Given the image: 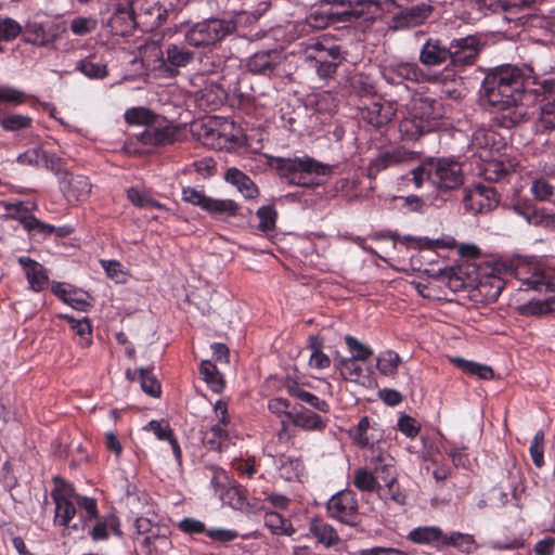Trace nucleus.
Returning <instances> with one entry per match:
<instances>
[{"label": "nucleus", "mask_w": 555, "mask_h": 555, "mask_svg": "<svg viewBox=\"0 0 555 555\" xmlns=\"http://www.w3.org/2000/svg\"><path fill=\"white\" fill-rule=\"evenodd\" d=\"M433 10L434 8L426 2L401 10L391 17L389 29L405 30L417 27L431 15Z\"/></svg>", "instance_id": "obj_14"}, {"label": "nucleus", "mask_w": 555, "mask_h": 555, "mask_svg": "<svg viewBox=\"0 0 555 555\" xmlns=\"http://www.w3.org/2000/svg\"><path fill=\"white\" fill-rule=\"evenodd\" d=\"M289 416L295 426L305 430H322L326 426V423L320 415L307 409L289 413Z\"/></svg>", "instance_id": "obj_31"}, {"label": "nucleus", "mask_w": 555, "mask_h": 555, "mask_svg": "<svg viewBox=\"0 0 555 555\" xmlns=\"http://www.w3.org/2000/svg\"><path fill=\"white\" fill-rule=\"evenodd\" d=\"M195 53L181 43H168L163 52V64L170 76L178 74L179 67H185L194 61Z\"/></svg>", "instance_id": "obj_21"}, {"label": "nucleus", "mask_w": 555, "mask_h": 555, "mask_svg": "<svg viewBox=\"0 0 555 555\" xmlns=\"http://www.w3.org/2000/svg\"><path fill=\"white\" fill-rule=\"evenodd\" d=\"M533 103L540 102L538 131L555 130V75L537 83Z\"/></svg>", "instance_id": "obj_9"}, {"label": "nucleus", "mask_w": 555, "mask_h": 555, "mask_svg": "<svg viewBox=\"0 0 555 555\" xmlns=\"http://www.w3.org/2000/svg\"><path fill=\"white\" fill-rule=\"evenodd\" d=\"M127 198L139 208H157L160 209L164 206L152 198L149 193L140 191L137 188H130L127 190Z\"/></svg>", "instance_id": "obj_47"}, {"label": "nucleus", "mask_w": 555, "mask_h": 555, "mask_svg": "<svg viewBox=\"0 0 555 555\" xmlns=\"http://www.w3.org/2000/svg\"><path fill=\"white\" fill-rule=\"evenodd\" d=\"M287 390L289 395L310 406L314 408L318 411L327 413L330 411V405L326 401L320 399L315 395L306 391L304 388H301L297 383H292L287 385Z\"/></svg>", "instance_id": "obj_32"}, {"label": "nucleus", "mask_w": 555, "mask_h": 555, "mask_svg": "<svg viewBox=\"0 0 555 555\" xmlns=\"http://www.w3.org/2000/svg\"><path fill=\"white\" fill-rule=\"evenodd\" d=\"M486 42L478 35L454 38L449 43L450 69H463L474 65Z\"/></svg>", "instance_id": "obj_8"}, {"label": "nucleus", "mask_w": 555, "mask_h": 555, "mask_svg": "<svg viewBox=\"0 0 555 555\" xmlns=\"http://www.w3.org/2000/svg\"><path fill=\"white\" fill-rule=\"evenodd\" d=\"M396 112V104L386 101H375L370 105L360 107L361 118L375 128H382L389 124Z\"/></svg>", "instance_id": "obj_18"}, {"label": "nucleus", "mask_w": 555, "mask_h": 555, "mask_svg": "<svg viewBox=\"0 0 555 555\" xmlns=\"http://www.w3.org/2000/svg\"><path fill=\"white\" fill-rule=\"evenodd\" d=\"M25 92L9 86H0V103L20 105L25 102Z\"/></svg>", "instance_id": "obj_64"}, {"label": "nucleus", "mask_w": 555, "mask_h": 555, "mask_svg": "<svg viewBox=\"0 0 555 555\" xmlns=\"http://www.w3.org/2000/svg\"><path fill=\"white\" fill-rule=\"evenodd\" d=\"M61 190L69 203L85 201L91 192V183L85 176L65 172L61 180Z\"/></svg>", "instance_id": "obj_22"}, {"label": "nucleus", "mask_w": 555, "mask_h": 555, "mask_svg": "<svg viewBox=\"0 0 555 555\" xmlns=\"http://www.w3.org/2000/svg\"><path fill=\"white\" fill-rule=\"evenodd\" d=\"M272 166L279 171L282 179L288 184L314 188L324 182V177L332 172V167L327 164L315 160L309 156L272 159Z\"/></svg>", "instance_id": "obj_3"}, {"label": "nucleus", "mask_w": 555, "mask_h": 555, "mask_svg": "<svg viewBox=\"0 0 555 555\" xmlns=\"http://www.w3.org/2000/svg\"><path fill=\"white\" fill-rule=\"evenodd\" d=\"M229 504L235 509H244L247 505L246 490L241 486H233L229 488L225 493Z\"/></svg>", "instance_id": "obj_63"}, {"label": "nucleus", "mask_w": 555, "mask_h": 555, "mask_svg": "<svg viewBox=\"0 0 555 555\" xmlns=\"http://www.w3.org/2000/svg\"><path fill=\"white\" fill-rule=\"evenodd\" d=\"M125 118L130 125L137 126L131 135L146 146L171 144L176 140V128L160 122L158 117L144 107H133L126 112Z\"/></svg>", "instance_id": "obj_4"}, {"label": "nucleus", "mask_w": 555, "mask_h": 555, "mask_svg": "<svg viewBox=\"0 0 555 555\" xmlns=\"http://www.w3.org/2000/svg\"><path fill=\"white\" fill-rule=\"evenodd\" d=\"M259 219L258 230L268 233L275 229L278 212L273 205L260 207L256 212Z\"/></svg>", "instance_id": "obj_49"}, {"label": "nucleus", "mask_w": 555, "mask_h": 555, "mask_svg": "<svg viewBox=\"0 0 555 555\" xmlns=\"http://www.w3.org/2000/svg\"><path fill=\"white\" fill-rule=\"evenodd\" d=\"M20 264L23 267L30 288L34 292L43 291L49 283V276L42 264L29 257H20Z\"/></svg>", "instance_id": "obj_26"}, {"label": "nucleus", "mask_w": 555, "mask_h": 555, "mask_svg": "<svg viewBox=\"0 0 555 555\" xmlns=\"http://www.w3.org/2000/svg\"><path fill=\"white\" fill-rule=\"evenodd\" d=\"M414 153L403 147H397L385 151L378 154L369 165V177L375 178L376 175L389 167L397 166L403 163H409L414 159Z\"/></svg>", "instance_id": "obj_19"}, {"label": "nucleus", "mask_w": 555, "mask_h": 555, "mask_svg": "<svg viewBox=\"0 0 555 555\" xmlns=\"http://www.w3.org/2000/svg\"><path fill=\"white\" fill-rule=\"evenodd\" d=\"M451 362L454 363L463 372L477 375L481 379L488 380L491 379L494 375L492 367L477 362L467 361L460 357L452 358Z\"/></svg>", "instance_id": "obj_38"}, {"label": "nucleus", "mask_w": 555, "mask_h": 555, "mask_svg": "<svg viewBox=\"0 0 555 555\" xmlns=\"http://www.w3.org/2000/svg\"><path fill=\"white\" fill-rule=\"evenodd\" d=\"M138 372L142 390L151 397H159L162 392L160 383L153 375L152 369L140 367Z\"/></svg>", "instance_id": "obj_46"}, {"label": "nucleus", "mask_w": 555, "mask_h": 555, "mask_svg": "<svg viewBox=\"0 0 555 555\" xmlns=\"http://www.w3.org/2000/svg\"><path fill=\"white\" fill-rule=\"evenodd\" d=\"M53 480L56 487L51 492V496L55 503V520L63 527L72 528L76 531L81 530L80 522L72 524L76 515V506L73 502L74 495H76L74 487L66 483L59 476H55Z\"/></svg>", "instance_id": "obj_7"}, {"label": "nucleus", "mask_w": 555, "mask_h": 555, "mask_svg": "<svg viewBox=\"0 0 555 555\" xmlns=\"http://www.w3.org/2000/svg\"><path fill=\"white\" fill-rule=\"evenodd\" d=\"M515 214L522 217L530 225L555 228V214L544 207H538L528 199H518L512 205Z\"/></svg>", "instance_id": "obj_16"}, {"label": "nucleus", "mask_w": 555, "mask_h": 555, "mask_svg": "<svg viewBox=\"0 0 555 555\" xmlns=\"http://www.w3.org/2000/svg\"><path fill=\"white\" fill-rule=\"evenodd\" d=\"M198 94L201 105H205L209 109L219 107L227 98V91L214 81H208Z\"/></svg>", "instance_id": "obj_29"}, {"label": "nucleus", "mask_w": 555, "mask_h": 555, "mask_svg": "<svg viewBox=\"0 0 555 555\" xmlns=\"http://www.w3.org/2000/svg\"><path fill=\"white\" fill-rule=\"evenodd\" d=\"M17 162L27 166H42L56 173L61 170V158L55 154L48 153L41 147L27 150L18 155Z\"/></svg>", "instance_id": "obj_23"}, {"label": "nucleus", "mask_w": 555, "mask_h": 555, "mask_svg": "<svg viewBox=\"0 0 555 555\" xmlns=\"http://www.w3.org/2000/svg\"><path fill=\"white\" fill-rule=\"evenodd\" d=\"M282 55L278 50L259 51L247 61V68L254 74L270 75L281 64Z\"/></svg>", "instance_id": "obj_25"}, {"label": "nucleus", "mask_w": 555, "mask_h": 555, "mask_svg": "<svg viewBox=\"0 0 555 555\" xmlns=\"http://www.w3.org/2000/svg\"><path fill=\"white\" fill-rule=\"evenodd\" d=\"M371 428V421L367 416H363L354 428L349 430L352 441L360 448H365L370 444L367 430Z\"/></svg>", "instance_id": "obj_55"}, {"label": "nucleus", "mask_w": 555, "mask_h": 555, "mask_svg": "<svg viewBox=\"0 0 555 555\" xmlns=\"http://www.w3.org/2000/svg\"><path fill=\"white\" fill-rule=\"evenodd\" d=\"M353 485L357 489L363 492H373L382 490L377 478L366 468H358L353 476Z\"/></svg>", "instance_id": "obj_42"}, {"label": "nucleus", "mask_w": 555, "mask_h": 555, "mask_svg": "<svg viewBox=\"0 0 555 555\" xmlns=\"http://www.w3.org/2000/svg\"><path fill=\"white\" fill-rule=\"evenodd\" d=\"M525 268H518L516 275L528 289L537 291L543 295V299H531L520 305L517 309L524 317H541L555 313V284L552 283L545 273L537 268L528 276H521Z\"/></svg>", "instance_id": "obj_5"}, {"label": "nucleus", "mask_w": 555, "mask_h": 555, "mask_svg": "<svg viewBox=\"0 0 555 555\" xmlns=\"http://www.w3.org/2000/svg\"><path fill=\"white\" fill-rule=\"evenodd\" d=\"M111 16L105 25L114 36H129L137 27L133 0H115L109 4Z\"/></svg>", "instance_id": "obj_10"}, {"label": "nucleus", "mask_w": 555, "mask_h": 555, "mask_svg": "<svg viewBox=\"0 0 555 555\" xmlns=\"http://www.w3.org/2000/svg\"><path fill=\"white\" fill-rule=\"evenodd\" d=\"M530 192L534 199L539 202H550L555 194V186L544 178L532 181Z\"/></svg>", "instance_id": "obj_48"}, {"label": "nucleus", "mask_w": 555, "mask_h": 555, "mask_svg": "<svg viewBox=\"0 0 555 555\" xmlns=\"http://www.w3.org/2000/svg\"><path fill=\"white\" fill-rule=\"evenodd\" d=\"M412 116L418 118L423 124L430 126V132L438 126V120L442 117L441 104L435 99L421 96L412 103Z\"/></svg>", "instance_id": "obj_20"}, {"label": "nucleus", "mask_w": 555, "mask_h": 555, "mask_svg": "<svg viewBox=\"0 0 555 555\" xmlns=\"http://www.w3.org/2000/svg\"><path fill=\"white\" fill-rule=\"evenodd\" d=\"M31 117L22 114H9L0 118V125L7 131L27 129L31 126Z\"/></svg>", "instance_id": "obj_51"}, {"label": "nucleus", "mask_w": 555, "mask_h": 555, "mask_svg": "<svg viewBox=\"0 0 555 555\" xmlns=\"http://www.w3.org/2000/svg\"><path fill=\"white\" fill-rule=\"evenodd\" d=\"M420 121L418 118L412 116L410 111L409 116L400 121L399 130L408 140H416L421 135L430 132V126Z\"/></svg>", "instance_id": "obj_33"}, {"label": "nucleus", "mask_w": 555, "mask_h": 555, "mask_svg": "<svg viewBox=\"0 0 555 555\" xmlns=\"http://www.w3.org/2000/svg\"><path fill=\"white\" fill-rule=\"evenodd\" d=\"M202 441L209 450L221 452L229 446V435L223 426L215 424L203 431Z\"/></svg>", "instance_id": "obj_30"}, {"label": "nucleus", "mask_w": 555, "mask_h": 555, "mask_svg": "<svg viewBox=\"0 0 555 555\" xmlns=\"http://www.w3.org/2000/svg\"><path fill=\"white\" fill-rule=\"evenodd\" d=\"M236 27L237 25L233 20L210 17L188 25L183 37L189 46L205 49L215 47L225 37L233 34Z\"/></svg>", "instance_id": "obj_6"}, {"label": "nucleus", "mask_w": 555, "mask_h": 555, "mask_svg": "<svg viewBox=\"0 0 555 555\" xmlns=\"http://www.w3.org/2000/svg\"><path fill=\"white\" fill-rule=\"evenodd\" d=\"M60 317L66 320L70 325L72 331L80 336L79 344L81 347L86 348L91 345L92 327L88 318L75 319L68 314H61Z\"/></svg>", "instance_id": "obj_36"}, {"label": "nucleus", "mask_w": 555, "mask_h": 555, "mask_svg": "<svg viewBox=\"0 0 555 555\" xmlns=\"http://www.w3.org/2000/svg\"><path fill=\"white\" fill-rule=\"evenodd\" d=\"M75 503L85 511V515H82V520L80 521L81 530L88 526V521L92 519H98V504L95 499L88 498L85 495L77 494L74 495Z\"/></svg>", "instance_id": "obj_44"}, {"label": "nucleus", "mask_w": 555, "mask_h": 555, "mask_svg": "<svg viewBox=\"0 0 555 555\" xmlns=\"http://www.w3.org/2000/svg\"><path fill=\"white\" fill-rule=\"evenodd\" d=\"M431 275L446 284L452 292H459L465 287V281L461 276V269L443 268Z\"/></svg>", "instance_id": "obj_39"}, {"label": "nucleus", "mask_w": 555, "mask_h": 555, "mask_svg": "<svg viewBox=\"0 0 555 555\" xmlns=\"http://www.w3.org/2000/svg\"><path fill=\"white\" fill-rule=\"evenodd\" d=\"M326 507L331 517L351 527L359 524L358 501L352 490L337 492L328 500Z\"/></svg>", "instance_id": "obj_11"}, {"label": "nucleus", "mask_w": 555, "mask_h": 555, "mask_svg": "<svg viewBox=\"0 0 555 555\" xmlns=\"http://www.w3.org/2000/svg\"><path fill=\"white\" fill-rule=\"evenodd\" d=\"M264 525L275 534H291L288 531L291 524H288L287 520L284 519L279 513H266Z\"/></svg>", "instance_id": "obj_57"}, {"label": "nucleus", "mask_w": 555, "mask_h": 555, "mask_svg": "<svg viewBox=\"0 0 555 555\" xmlns=\"http://www.w3.org/2000/svg\"><path fill=\"white\" fill-rule=\"evenodd\" d=\"M544 434L542 430H539L535 433L531 446H530V455L532 459L533 464L541 468L544 465Z\"/></svg>", "instance_id": "obj_61"}, {"label": "nucleus", "mask_w": 555, "mask_h": 555, "mask_svg": "<svg viewBox=\"0 0 555 555\" xmlns=\"http://www.w3.org/2000/svg\"><path fill=\"white\" fill-rule=\"evenodd\" d=\"M444 545H452L461 552L470 553L475 545L474 537L461 532H452L442 539Z\"/></svg>", "instance_id": "obj_50"}, {"label": "nucleus", "mask_w": 555, "mask_h": 555, "mask_svg": "<svg viewBox=\"0 0 555 555\" xmlns=\"http://www.w3.org/2000/svg\"><path fill=\"white\" fill-rule=\"evenodd\" d=\"M443 539L438 527H420L409 533V539L415 543H430Z\"/></svg>", "instance_id": "obj_54"}, {"label": "nucleus", "mask_w": 555, "mask_h": 555, "mask_svg": "<svg viewBox=\"0 0 555 555\" xmlns=\"http://www.w3.org/2000/svg\"><path fill=\"white\" fill-rule=\"evenodd\" d=\"M405 242H411L415 245V248L418 249H429L434 250L436 248H452L454 246V241L446 242L442 238L430 240L428 237H413L405 236Z\"/></svg>", "instance_id": "obj_56"}, {"label": "nucleus", "mask_w": 555, "mask_h": 555, "mask_svg": "<svg viewBox=\"0 0 555 555\" xmlns=\"http://www.w3.org/2000/svg\"><path fill=\"white\" fill-rule=\"evenodd\" d=\"M227 182L236 186L245 198H255L259 191L254 181L237 168H229L225 172Z\"/></svg>", "instance_id": "obj_28"}, {"label": "nucleus", "mask_w": 555, "mask_h": 555, "mask_svg": "<svg viewBox=\"0 0 555 555\" xmlns=\"http://www.w3.org/2000/svg\"><path fill=\"white\" fill-rule=\"evenodd\" d=\"M373 9H376V3L372 0H319L312 5L306 22L317 29L337 24L351 25L359 20H373Z\"/></svg>", "instance_id": "obj_2"}, {"label": "nucleus", "mask_w": 555, "mask_h": 555, "mask_svg": "<svg viewBox=\"0 0 555 555\" xmlns=\"http://www.w3.org/2000/svg\"><path fill=\"white\" fill-rule=\"evenodd\" d=\"M481 99L501 112L496 118L504 128H513L528 119V106L533 104L535 88L527 90L524 73L512 65L489 72L481 83Z\"/></svg>", "instance_id": "obj_1"}, {"label": "nucleus", "mask_w": 555, "mask_h": 555, "mask_svg": "<svg viewBox=\"0 0 555 555\" xmlns=\"http://www.w3.org/2000/svg\"><path fill=\"white\" fill-rule=\"evenodd\" d=\"M23 28L22 26L11 17L0 18V39L2 41H12L17 38Z\"/></svg>", "instance_id": "obj_59"}, {"label": "nucleus", "mask_w": 555, "mask_h": 555, "mask_svg": "<svg viewBox=\"0 0 555 555\" xmlns=\"http://www.w3.org/2000/svg\"><path fill=\"white\" fill-rule=\"evenodd\" d=\"M309 531L319 543L326 547L334 546L340 541L337 531L321 518L311 519Z\"/></svg>", "instance_id": "obj_27"}, {"label": "nucleus", "mask_w": 555, "mask_h": 555, "mask_svg": "<svg viewBox=\"0 0 555 555\" xmlns=\"http://www.w3.org/2000/svg\"><path fill=\"white\" fill-rule=\"evenodd\" d=\"M199 372L214 392L219 393L222 391L224 388V379L216 364L209 360H204L199 365Z\"/></svg>", "instance_id": "obj_35"}, {"label": "nucleus", "mask_w": 555, "mask_h": 555, "mask_svg": "<svg viewBox=\"0 0 555 555\" xmlns=\"http://www.w3.org/2000/svg\"><path fill=\"white\" fill-rule=\"evenodd\" d=\"M450 59L449 44L439 38H428L420 50L418 61L425 67L444 66L450 69Z\"/></svg>", "instance_id": "obj_17"}, {"label": "nucleus", "mask_w": 555, "mask_h": 555, "mask_svg": "<svg viewBox=\"0 0 555 555\" xmlns=\"http://www.w3.org/2000/svg\"><path fill=\"white\" fill-rule=\"evenodd\" d=\"M423 72L415 63H400L392 70V81L400 82L408 80L412 82H420L423 78Z\"/></svg>", "instance_id": "obj_40"}, {"label": "nucleus", "mask_w": 555, "mask_h": 555, "mask_svg": "<svg viewBox=\"0 0 555 555\" xmlns=\"http://www.w3.org/2000/svg\"><path fill=\"white\" fill-rule=\"evenodd\" d=\"M63 30L60 24L52 21H29L25 26L24 41L38 47H46L53 43Z\"/></svg>", "instance_id": "obj_15"}, {"label": "nucleus", "mask_w": 555, "mask_h": 555, "mask_svg": "<svg viewBox=\"0 0 555 555\" xmlns=\"http://www.w3.org/2000/svg\"><path fill=\"white\" fill-rule=\"evenodd\" d=\"M383 481L386 485V489L382 488V490H378L379 495L382 498H384L385 500L390 499L400 505L404 504L405 495L402 492H400L398 489L397 490L393 489V486L396 483V477L391 476V474H389L388 477H383Z\"/></svg>", "instance_id": "obj_62"}, {"label": "nucleus", "mask_w": 555, "mask_h": 555, "mask_svg": "<svg viewBox=\"0 0 555 555\" xmlns=\"http://www.w3.org/2000/svg\"><path fill=\"white\" fill-rule=\"evenodd\" d=\"M118 527L119 521L117 517L114 515H107L102 519H98L93 528L89 530V534L94 541L105 540L108 538V529L119 534L120 532Z\"/></svg>", "instance_id": "obj_41"}, {"label": "nucleus", "mask_w": 555, "mask_h": 555, "mask_svg": "<svg viewBox=\"0 0 555 555\" xmlns=\"http://www.w3.org/2000/svg\"><path fill=\"white\" fill-rule=\"evenodd\" d=\"M357 361L358 360L352 357L340 358L338 360L337 366L345 379L358 382L362 376L363 370L359 364H357Z\"/></svg>", "instance_id": "obj_53"}, {"label": "nucleus", "mask_w": 555, "mask_h": 555, "mask_svg": "<svg viewBox=\"0 0 555 555\" xmlns=\"http://www.w3.org/2000/svg\"><path fill=\"white\" fill-rule=\"evenodd\" d=\"M309 59L314 60L317 74L320 78L328 79L336 74L339 62L328 61L324 55H309Z\"/></svg>", "instance_id": "obj_58"}, {"label": "nucleus", "mask_w": 555, "mask_h": 555, "mask_svg": "<svg viewBox=\"0 0 555 555\" xmlns=\"http://www.w3.org/2000/svg\"><path fill=\"white\" fill-rule=\"evenodd\" d=\"M412 181L416 188H421L425 181L434 185L433 158L424 160L420 166L411 170Z\"/></svg>", "instance_id": "obj_52"}, {"label": "nucleus", "mask_w": 555, "mask_h": 555, "mask_svg": "<svg viewBox=\"0 0 555 555\" xmlns=\"http://www.w3.org/2000/svg\"><path fill=\"white\" fill-rule=\"evenodd\" d=\"M77 69L91 79H103L108 74L105 64L101 62H94L90 57L81 60L77 65Z\"/></svg>", "instance_id": "obj_45"}, {"label": "nucleus", "mask_w": 555, "mask_h": 555, "mask_svg": "<svg viewBox=\"0 0 555 555\" xmlns=\"http://www.w3.org/2000/svg\"><path fill=\"white\" fill-rule=\"evenodd\" d=\"M7 210L11 218L18 220L28 231L37 230L44 234H51L55 231L53 225L43 223L35 216L29 215L27 208L21 202L7 205Z\"/></svg>", "instance_id": "obj_24"}, {"label": "nucleus", "mask_w": 555, "mask_h": 555, "mask_svg": "<svg viewBox=\"0 0 555 555\" xmlns=\"http://www.w3.org/2000/svg\"><path fill=\"white\" fill-rule=\"evenodd\" d=\"M240 206L232 199H216L208 197L204 210L215 217L230 216L233 217L237 214Z\"/></svg>", "instance_id": "obj_37"}, {"label": "nucleus", "mask_w": 555, "mask_h": 555, "mask_svg": "<svg viewBox=\"0 0 555 555\" xmlns=\"http://www.w3.org/2000/svg\"><path fill=\"white\" fill-rule=\"evenodd\" d=\"M434 185L441 191L455 190L463 184L462 165L447 158H433Z\"/></svg>", "instance_id": "obj_12"}, {"label": "nucleus", "mask_w": 555, "mask_h": 555, "mask_svg": "<svg viewBox=\"0 0 555 555\" xmlns=\"http://www.w3.org/2000/svg\"><path fill=\"white\" fill-rule=\"evenodd\" d=\"M465 208L476 214H486L498 207L500 195L493 186L478 184L464 197Z\"/></svg>", "instance_id": "obj_13"}, {"label": "nucleus", "mask_w": 555, "mask_h": 555, "mask_svg": "<svg viewBox=\"0 0 555 555\" xmlns=\"http://www.w3.org/2000/svg\"><path fill=\"white\" fill-rule=\"evenodd\" d=\"M345 341L349 350L352 352V358L359 361H366L373 354V350L369 346L363 345L351 335H346Z\"/></svg>", "instance_id": "obj_60"}, {"label": "nucleus", "mask_w": 555, "mask_h": 555, "mask_svg": "<svg viewBox=\"0 0 555 555\" xmlns=\"http://www.w3.org/2000/svg\"><path fill=\"white\" fill-rule=\"evenodd\" d=\"M504 286L505 282L501 278L492 275L482 279L479 282L477 289L479 294L483 296L486 301L493 302L499 298Z\"/></svg>", "instance_id": "obj_34"}, {"label": "nucleus", "mask_w": 555, "mask_h": 555, "mask_svg": "<svg viewBox=\"0 0 555 555\" xmlns=\"http://www.w3.org/2000/svg\"><path fill=\"white\" fill-rule=\"evenodd\" d=\"M400 362L401 358L397 352L387 350L377 358L376 367L380 374L393 376L397 373Z\"/></svg>", "instance_id": "obj_43"}]
</instances>
